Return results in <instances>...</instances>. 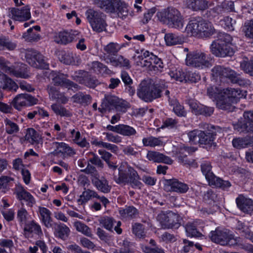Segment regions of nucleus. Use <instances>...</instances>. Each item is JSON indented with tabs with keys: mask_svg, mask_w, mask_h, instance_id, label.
Returning <instances> with one entry per match:
<instances>
[{
	"mask_svg": "<svg viewBox=\"0 0 253 253\" xmlns=\"http://www.w3.org/2000/svg\"><path fill=\"white\" fill-rule=\"evenodd\" d=\"M74 226L76 229L84 235L91 237L92 235L91 229L84 223L77 221L74 222Z\"/></svg>",
	"mask_w": 253,
	"mask_h": 253,
	"instance_id": "8fccbe9b",
	"label": "nucleus"
},
{
	"mask_svg": "<svg viewBox=\"0 0 253 253\" xmlns=\"http://www.w3.org/2000/svg\"><path fill=\"white\" fill-rule=\"evenodd\" d=\"M85 15L94 31L99 33L105 30L107 24L102 13L90 8L86 11Z\"/></svg>",
	"mask_w": 253,
	"mask_h": 253,
	"instance_id": "9b49d317",
	"label": "nucleus"
},
{
	"mask_svg": "<svg viewBox=\"0 0 253 253\" xmlns=\"http://www.w3.org/2000/svg\"><path fill=\"white\" fill-rule=\"evenodd\" d=\"M81 84H84L90 88H94L98 84V81L91 77L87 73Z\"/></svg>",
	"mask_w": 253,
	"mask_h": 253,
	"instance_id": "680f3d73",
	"label": "nucleus"
},
{
	"mask_svg": "<svg viewBox=\"0 0 253 253\" xmlns=\"http://www.w3.org/2000/svg\"><path fill=\"white\" fill-rule=\"evenodd\" d=\"M147 159L154 163H165L170 165L173 161L169 157L155 151H148L146 155Z\"/></svg>",
	"mask_w": 253,
	"mask_h": 253,
	"instance_id": "412c9836",
	"label": "nucleus"
},
{
	"mask_svg": "<svg viewBox=\"0 0 253 253\" xmlns=\"http://www.w3.org/2000/svg\"><path fill=\"white\" fill-rule=\"evenodd\" d=\"M91 68L96 73H101L106 70L107 67L99 61H93L91 64Z\"/></svg>",
	"mask_w": 253,
	"mask_h": 253,
	"instance_id": "338daca9",
	"label": "nucleus"
},
{
	"mask_svg": "<svg viewBox=\"0 0 253 253\" xmlns=\"http://www.w3.org/2000/svg\"><path fill=\"white\" fill-rule=\"evenodd\" d=\"M118 97L115 96L108 95L105 96L101 104V108H99V110L103 112L106 110L110 111L115 108L118 100Z\"/></svg>",
	"mask_w": 253,
	"mask_h": 253,
	"instance_id": "c85d7f7f",
	"label": "nucleus"
},
{
	"mask_svg": "<svg viewBox=\"0 0 253 253\" xmlns=\"http://www.w3.org/2000/svg\"><path fill=\"white\" fill-rule=\"evenodd\" d=\"M8 16L17 21L24 22L31 18L30 8L28 5L22 8H9Z\"/></svg>",
	"mask_w": 253,
	"mask_h": 253,
	"instance_id": "dca6fc26",
	"label": "nucleus"
},
{
	"mask_svg": "<svg viewBox=\"0 0 253 253\" xmlns=\"http://www.w3.org/2000/svg\"><path fill=\"white\" fill-rule=\"evenodd\" d=\"M79 34L77 31H61L54 33L53 39L54 42L60 44L66 45L73 42L77 36Z\"/></svg>",
	"mask_w": 253,
	"mask_h": 253,
	"instance_id": "f3484780",
	"label": "nucleus"
},
{
	"mask_svg": "<svg viewBox=\"0 0 253 253\" xmlns=\"http://www.w3.org/2000/svg\"><path fill=\"white\" fill-rule=\"evenodd\" d=\"M92 183L98 191L103 193H108L110 192L111 186L109 184L107 179L104 177L97 176L91 178Z\"/></svg>",
	"mask_w": 253,
	"mask_h": 253,
	"instance_id": "aec40b11",
	"label": "nucleus"
},
{
	"mask_svg": "<svg viewBox=\"0 0 253 253\" xmlns=\"http://www.w3.org/2000/svg\"><path fill=\"white\" fill-rule=\"evenodd\" d=\"M240 67L245 73L253 76V57L244 56L240 61Z\"/></svg>",
	"mask_w": 253,
	"mask_h": 253,
	"instance_id": "37998d69",
	"label": "nucleus"
},
{
	"mask_svg": "<svg viewBox=\"0 0 253 253\" xmlns=\"http://www.w3.org/2000/svg\"><path fill=\"white\" fill-rule=\"evenodd\" d=\"M51 108L57 115L66 116L69 114L68 112L66 109L62 105L56 103L53 104L51 105Z\"/></svg>",
	"mask_w": 253,
	"mask_h": 253,
	"instance_id": "052dcab7",
	"label": "nucleus"
},
{
	"mask_svg": "<svg viewBox=\"0 0 253 253\" xmlns=\"http://www.w3.org/2000/svg\"><path fill=\"white\" fill-rule=\"evenodd\" d=\"M125 46L124 44H120L117 42H111L107 45H104L103 50L104 54L107 56L105 59L111 57V56H114L121 50L122 48Z\"/></svg>",
	"mask_w": 253,
	"mask_h": 253,
	"instance_id": "c756f323",
	"label": "nucleus"
},
{
	"mask_svg": "<svg viewBox=\"0 0 253 253\" xmlns=\"http://www.w3.org/2000/svg\"><path fill=\"white\" fill-rule=\"evenodd\" d=\"M70 133L71 137L75 143L81 147H88L89 146V143L87 142L85 138L80 139L81 133L80 131H76L75 129H73L70 130Z\"/></svg>",
	"mask_w": 253,
	"mask_h": 253,
	"instance_id": "c03bdc74",
	"label": "nucleus"
},
{
	"mask_svg": "<svg viewBox=\"0 0 253 253\" xmlns=\"http://www.w3.org/2000/svg\"><path fill=\"white\" fill-rule=\"evenodd\" d=\"M67 75L57 71H52L49 74V78L52 80L55 85L66 87V83L68 80Z\"/></svg>",
	"mask_w": 253,
	"mask_h": 253,
	"instance_id": "e433bc0d",
	"label": "nucleus"
},
{
	"mask_svg": "<svg viewBox=\"0 0 253 253\" xmlns=\"http://www.w3.org/2000/svg\"><path fill=\"white\" fill-rule=\"evenodd\" d=\"M25 57L29 65L34 68L43 69L48 68V64L44 56L35 50H27Z\"/></svg>",
	"mask_w": 253,
	"mask_h": 253,
	"instance_id": "4468645a",
	"label": "nucleus"
},
{
	"mask_svg": "<svg viewBox=\"0 0 253 253\" xmlns=\"http://www.w3.org/2000/svg\"><path fill=\"white\" fill-rule=\"evenodd\" d=\"M54 145L56 147V149L55 151L57 154L61 153L70 156H73L76 154L75 150L64 142H55L54 143Z\"/></svg>",
	"mask_w": 253,
	"mask_h": 253,
	"instance_id": "f704fd0d",
	"label": "nucleus"
},
{
	"mask_svg": "<svg viewBox=\"0 0 253 253\" xmlns=\"http://www.w3.org/2000/svg\"><path fill=\"white\" fill-rule=\"evenodd\" d=\"M142 143L144 146L155 147L162 146L163 141L159 138L152 136L143 138Z\"/></svg>",
	"mask_w": 253,
	"mask_h": 253,
	"instance_id": "49530a36",
	"label": "nucleus"
},
{
	"mask_svg": "<svg viewBox=\"0 0 253 253\" xmlns=\"http://www.w3.org/2000/svg\"><path fill=\"white\" fill-rule=\"evenodd\" d=\"M186 64L198 69H204L211 66V63L206 54L199 51L190 52L187 54Z\"/></svg>",
	"mask_w": 253,
	"mask_h": 253,
	"instance_id": "f8f14e48",
	"label": "nucleus"
},
{
	"mask_svg": "<svg viewBox=\"0 0 253 253\" xmlns=\"http://www.w3.org/2000/svg\"><path fill=\"white\" fill-rule=\"evenodd\" d=\"M222 90V89L216 86H210L207 88V94L211 98L215 99L217 102Z\"/></svg>",
	"mask_w": 253,
	"mask_h": 253,
	"instance_id": "13d9d810",
	"label": "nucleus"
},
{
	"mask_svg": "<svg viewBox=\"0 0 253 253\" xmlns=\"http://www.w3.org/2000/svg\"><path fill=\"white\" fill-rule=\"evenodd\" d=\"M5 126V132L9 134H15L19 131L18 125L8 119L4 120Z\"/></svg>",
	"mask_w": 253,
	"mask_h": 253,
	"instance_id": "de8ad7c7",
	"label": "nucleus"
},
{
	"mask_svg": "<svg viewBox=\"0 0 253 253\" xmlns=\"http://www.w3.org/2000/svg\"><path fill=\"white\" fill-rule=\"evenodd\" d=\"M38 100L35 97L27 93L18 94L13 99V107L17 110H21L24 107L33 106L37 104Z\"/></svg>",
	"mask_w": 253,
	"mask_h": 253,
	"instance_id": "2eb2a0df",
	"label": "nucleus"
},
{
	"mask_svg": "<svg viewBox=\"0 0 253 253\" xmlns=\"http://www.w3.org/2000/svg\"><path fill=\"white\" fill-rule=\"evenodd\" d=\"M243 31L247 38L253 39V19L245 23Z\"/></svg>",
	"mask_w": 253,
	"mask_h": 253,
	"instance_id": "e2e57ef3",
	"label": "nucleus"
},
{
	"mask_svg": "<svg viewBox=\"0 0 253 253\" xmlns=\"http://www.w3.org/2000/svg\"><path fill=\"white\" fill-rule=\"evenodd\" d=\"M59 59L61 62L67 65L75 63L74 54L72 52H61L59 55Z\"/></svg>",
	"mask_w": 253,
	"mask_h": 253,
	"instance_id": "603ef678",
	"label": "nucleus"
},
{
	"mask_svg": "<svg viewBox=\"0 0 253 253\" xmlns=\"http://www.w3.org/2000/svg\"><path fill=\"white\" fill-rule=\"evenodd\" d=\"M137 132L133 127L124 124H120L119 134L127 137H131L135 135Z\"/></svg>",
	"mask_w": 253,
	"mask_h": 253,
	"instance_id": "a18cd8bd",
	"label": "nucleus"
},
{
	"mask_svg": "<svg viewBox=\"0 0 253 253\" xmlns=\"http://www.w3.org/2000/svg\"><path fill=\"white\" fill-rule=\"evenodd\" d=\"M102 227L109 231H112L116 221L111 217L104 216L99 220Z\"/></svg>",
	"mask_w": 253,
	"mask_h": 253,
	"instance_id": "864d4df0",
	"label": "nucleus"
},
{
	"mask_svg": "<svg viewBox=\"0 0 253 253\" xmlns=\"http://www.w3.org/2000/svg\"><path fill=\"white\" fill-rule=\"evenodd\" d=\"M24 231L34 234L39 237L43 236L42 231L40 225L34 220L29 221L25 225Z\"/></svg>",
	"mask_w": 253,
	"mask_h": 253,
	"instance_id": "58836bf2",
	"label": "nucleus"
},
{
	"mask_svg": "<svg viewBox=\"0 0 253 253\" xmlns=\"http://www.w3.org/2000/svg\"><path fill=\"white\" fill-rule=\"evenodd\" d=\"M232 38L226 33H221L218 39L213 41L210 46L211 52L218 57L231 56L234 50L231 47Z\"/></svg>",
	"mask_w": 253,
	"mask_h": 253,
	"instance_id": "7ed1b4c3",
	"label": "nucleus"
},
{
	"mask_svg": "<svg viewBox=\"0 0 253 253\" xmlns=\"http://www.w3.org/2000/svg\"><path fill=\"white\" fill-rule=\"evenodd\" d=\"M107 63H110L115 67H120L129 69L131 67L129 60L122 55L111 57L105 59Z\"/></svg>",
	"mask_w": 253,
	"mask_h": 253,
	"instance_id": "393cba45",
	"label": "nucleus"
},
{
	"mask_svg": "<svg viewBox=\"0 0 253 253\" xmlns=\"http://www.w3.org/2000/svg\"><path fill=\"white\" fill-rule=\"evenodd\" d=\"M46 246L47 245L43 241L37 240L33 246H31L29 247L28 251L30 253H40L39 249L41 251L42 247L44 249Z\"/></svg>",
	"mask_w": 253,
	"mask_h": 253,
	"instance_id": "bf43d9fd",
	"label": "nucleus"
},
{
	"mask_svg": "<svg viewBox=\"0 0 253 253\" xmlns=\"http://www.w3.org/2000/svg\"><path fill=\"white\" fill-rule=\"evenodd\" d=\"M212 167L209 161H204L201 165V169L207 180L211 186L226 189L231 186L229 181L223 180L216 176L211 171Z\"/></svg>",
	"mask_w": 253,
	"mask_h": 253,
	"instance_id": "1a4fd4ad",
	"label": "nucleus"
},
{
	"mask_svg": "<svg viewBox=\"0 0 253 253\" xmlns=\"http://www.w3.org/2000/svg\"><path fill=\"white\" fill-rule=\"evenodd\" d=\"M162 227L165 228H178L180 225L181 218L177 213L169 211L167 213L162 212L157 217Z\"/></svg>",
	"mask_w": 253,
	"mask_h": 253,
	"instance_id": "ddd939ff",
	"label": "nucleus"
},
{
	"mask_svg": "<svg viewBox=\"0 0 253 253\" xmlns=\"http://www.w3.org/2000/svg\"><path fill=\"white\" fill-rule=\"evenodd\" d=\"M72 98L74 102L81 104H87L91 101V96L89 95L84 94L82 92L75 94Z\"/></svg>",
	"mask_w": 253,
	"mask_h": 253,
	"instance_id": "5fc2aeb1",
	"label": "nucleus"
},
{
	"mask_svg": "<svg viewBox=\"0 0 253 253\" xmlns=\"http://www.w3.org/2000/svg\"><path fill=\"white\" fill-rule=\"evenodd\" d=\"M8 71L11 75L16 77L25 79L29 77L27 69L26 67V65L23 64H21L20 65H17L16 67H8Z\"/></svg>",
	"mask_w": 253,
	"mask_h": 253,
	"instance_id": "473e14b6",
	"label": "nucleus"
},
{
	"mask_svg": "<svg viewBox=\"0 0 253 253\" xmlns=\"http://www.w3.org/2000/svg\"><path fill=\"white\" fill-rule=\"evenodd\" d=\"M186 5L193 11H204L209 7L211 3L206 0H188Z\"/></svg>",
	"mask_w": 253,
	"mask_h": 253,
	"instance_id": "cd10ccee",
	"label": "nucleus"
},
{
	"mask_svg": "<svg viewBox=\"0 0 253 253\" xmlns=\"http://www.w3.org/2000/svg\"><path fill=\"white\" fill-rule=\"evenodd\" d=\"M202 221L200 220H196L192 222H188L185 226L187 235L189 237H200L202 235L198 231L202 227L201 226Z\"/></svg>",
	"mask_w": 253,
	"mask_h": 253,
	"instance_id": "a878e982",
	"label": "nucleus"
},
{
	"mask_svg": "<svg viewBox=\"0 0 253 253\" xmlns=\"http://www.w3.org/2000/svg\"><path fill=\"white\" fill-rule=\"evenodd\" d=\"M0 79L1 80L0 87L3 89L12 90L16 91L18 88V85L12 79L1 73V72H0Z\"/></svg>",
	"mask_w": 253,
	"mask_h": 253,
	"instance_id": "72a5a7b5",
	"label": "nucleus"
},
{
	"mask_svg": "<svg viewBox=\"0 0 253 253\" xmlns=\"http://www.w3.org/2000/svg\"><path fill=\"white\" fill-rule=\"evenodd\" d=\"M184 32L190 37L199 39L210 38L215 32L211 23L198 17L190 20L184 29Z\"/></svg>",
	"mask_w": 253,
	"mask_h": 253,
	"instance_id": "f03ea898",
	"label": "nucleus"
},
{
	"mask_svg": "<svg viewBox=\"0 0 253 253\" xmlns=\"http://www.w3.org/2000/svg\"><path fill=\"white\" fill-rule=\"evenodd\" d=\"M99 7L105 8L107 12L117 13L118 16L123 19L128 14V5L122 0H102Z\"/></svg>",
	"mask_w": 253,
	"mask_h": 253,
	"instance_id": "9d476101",
	"label": "nucleus"
},
{
	"mask_svg": "<svg viewBox=\"0 0 253 253\" xmlns=\"http://www.w3.org/2000/svg\"><path fill=\"white\" fill-rule=\"evenodd\" d=\"M237 207L243 212L252 214L253 213V201L243 196L240 195L236 199Z\"/></svg>",
	"mask_w": 253,
	"mask_h": 253,
	"instance_id": "5701e85b",
	"label": "nucleus"
},
{
	"mask_svg": "<svg viewBox=\"0 0 253 253\" xmlns=\"http://www.w3.org/2000/svg\"><path fill=\"white\" fill-rule=\"evenodd\" d=\"M232 144L237 149H242L249 146H253V136L233 139Z\"/></svg>",
	"mask_w": 253,
	"mask_h": 253,
	"instance_id": "4c0bfd02",
	"label": "nucleus"
},
{
	"mask_svg": "<svg viewBox=\"0 0 253 253\" xmlns=\"http://www.w3.org/2000/svg\"><path fill=\"white\" fill-rule=\"evenodd\" d=\"M118 175L113 174V180L118 184H127L133 188L140 189L142 183L137 171L127 162L119 164Z\"/></svg>",
	"mask_w": 253,
	"mask_h": 253,
	"instance_id": "f257e3e1",
	"label": "nucleus"
},
{
	"mask_svg": "<svg viewBox=\"0 0 253 253\" xmlns=\"http://www.w3.org/2000/svg\"><path fill=\"white\" fill-rule=\"evenodd\" d=\"M211 76L212 79L216 82H222L225 79H228L232 83L238 84L240 85L246 83V81L240 77V74L230 68L223 66H215L211 69Z\"/></svg>",
	"mask_w": 253,
	"mask_h": 253,
	"instance_id": "0eeeda50",
	"label": "nucleus"
},
{
	"mask_svg": "<svg viewBox=\"0 0 253 253\" xmlns=\"http://www.w3.org/2000/svg\"><path fill=\"white\" fill-rule=\"evenodd\" d=\"M16 198L19 201H24L27 206L32 207L36 203L34 197L27 191L21 185H16L14 191Z\"/></svg>",
	"mask_w": 253,
	"mask_h": 253,
	"instance_id": "6ab92c4d",
	"label": "nucleus"
},
{
	"mask_svg": "<svg viewBox=\"0 0 253 253\" xmlns=\"http://www.w3.org/2000/svg\"><path fill=\"white\" fill-rule=\"evenodd\" d=\"M142 54L141 55L142 60L140 62L142 67H153V62L155 60H158V57L155 55L153 53L148 50H141Z\"/></svg>",
	"mask_w": 253,
	"mask_h": 253,
	"instance_id": "7c9ffc66",
	"label": "nucleus"
},
{
	"mask_svg": "<svg viewBox=\"0 0 253 253\" xmlns=\"http://www.w3.org/2000/svg\"><path fill=\"white\" fill-rule=\"evenodd\" d=\"M167 184L170 187L169 191L175 192L179 193H185L189 189V186L187 184L179 181L176 179L168 180Z\"/></svg>",
	"mask_w": 253,
	"mask_h": 253,
	"instance_id": "bb28decb",
	"label": "nucleus"
},
{
	"mask_svg": "<svg viewBox=\"0 0 253 253\" xmlns=\"http://www.w3.org/2000/svg\"><path fill=\"white\" fill-rule=\"evenodd\" d=\"M41 223L47 228H53L54 223L51 217V212L47 208L39 207L38 209Z\"/></svg>",
	"mask_w": 253,
	"mask_h": 253,
	"instance_id": "4be33fe9",
	"label": "nucleus"
},
{
	"mask_svg": "<svg viewBox=\"0 0 253 253\" xmlns=\"http://www.w3.org/2000/svg\"><path fill=\"white\" fill-rule=\"evenodd\" d=\"M240 89L234 88H226L222 89L217 100L216 106L222 110H229L233 104L236 103L243 97Z\"/></svg>",
	"mask_w": 253,
	"mask_h": 253,
	"instance_id": "423d86ee",
	"label": "nucleus"
},
{
	"mask_svg": "<svg viewBox=\"0 0 253 253\" xmlns=\"http://www.w3.org/2000/svg\"><path fill=\"white\" fill-rule=\"evenodd\" d=\"M52 228L54 229V234L62 240H66L70 232V229L63 223H54Z\"/></svg>",
	"mask_w": 253,
	"mask_h": 253,
	"instance_id": "2f4dec72",
	"label": "nucleus"
},
{
	"mask_svg": "<svg viewBox=\"0 0 253 253\" xmlns=\"http://www.w3.org/2000/svg\"><path fill=\"white\" fill-rule=\"evenodd\" d=\"M88 72L84 70L74 72L71 76L72 79L81 84Z\"/></svg>",
	"mask_w": 253,
	"mask_h": 253,
	"instance_id": "0e129e2a",
	"label": "nucleus"
},
{
	"mask_svg": "<svg viewBox=\"0 0 253 253\" xmlns=\"http://www.w3.org/2000/svg\"><path fill=\"white\" fill-rule=\"evenodd\" d=\"M29 217V215L24 208H21L17 211V218L20 224L25 225L27 223Z\"/></svg>",
	"mask_w": 253,
	"mask_h": 253,
	"instance_id": "6e6d98bb",
	"label": "nucleus"
},
{
	"mask_svg": "<svg viewBox=\"0 0 253 253\" xmlns=\"http://www.w3.org/2000/svg\"><path fill=\"white\" fill-rule=\"evenodd\" d=\"M169 105L172 107L173 112L177 116L182 117L186 116L187 112L184 107L178 102L174 96L172 98H169Z\"/></svg>",
	"mask_w": 253,
	"mask_h": 253,
	"instance_id": "ea45409f",
	"label": "nucleus"
},
{
	"mask_svg": "<svg viewBox=\"0 0 253 253\" xmlns=\"http://www.w3.org/2000/svg\"><path fill=\"white\" fill-rule=\"evenodd\" d=\"M236 21L235 19L229 16L224 17L220 21L221 25L225 29L229 31H233Z\"/></svg>",
	"mask_w": 253,
	"mask_h": 253,
	"instance_id": "3c124183",
	"label": "nucleus"
},
{
	"mask_svg": "<svg viewBox=\"0 0 253 253\" xmlns=\"http://www.w3.org/2000/svg\"><path fill=\"white\" fill-rule=\"evenodd\" d=\"M162 90L158 84H152L150 81L143 80L137 89L138 97L146 102H151L161 96Z\"/></svg>",
	"mask_w": 253,
	"mask_h": 253,
	"instance_id": "20e7f679",
	"label": "nucleus"
},
{
	"mask_svg": "<svg viewBox=\"0 0 253 253\" xmlns=\"http://www.w3.org/2000/svg\"><path fill=\"white\" fill-rule=\"evenodd\" d=\"M92 198H96L100 200L103 205L106 208L108 204L109 203L108 199L104 196H99L97 192L90 189H87L83 192L80 195L78 202L81 205L86 203Z\"/></svg>",
	"mask_w": 253,
	"mask_h": 253,
	"instance_id": "a211bd4d",
	"label": "nucleus"
},
{
	"mask_svg": "<svg viewBox=\"0 0 253 253\" xmlns=\"http://www.w3.org/2000/svg\"><path fill=\"white\" fill-rule=\"evenodd\" d=\"M166 43L168 46L181 44L184 42L183 35H178L173 33H168L165 35Z\"/></svg>",
	"mask_w": 253,
	"mask_h": 253,
	"instance_id": "c9c22d12",
	"label": "nucleus"
},
{
	"mask_svg": "<svg viewBox=\"0 0 253 253\" xmlns=\"http://www.w3.org/2000/svg\"><path fill=\"white\" fill-rule=\"evenodd\" d=\"M210 237L213 242L222 246H234L240 242V238H234L228 230L219 228L211 231Z\"/></svg>",
	"mask_w": 253,
	"mask_h": 253,
	"instance_id": "6e6552de",
	"label": "nucleus"
},
{
	"mask_svg": "<svg viewBox=\"0 0 253 253\" xmlns=\"http://www.w3.org/2000/svg\"><path fill=\"white\" fill-rule=\"evenodd\" d=\"M149 244V245H141L143 252L144 253H165L164 250L158 246L155 240L151 239Z\"/></svg>",
	"mask_w": 253,
	"mask_h": 253,
	"instance_id": "a19ab883",
	"label": "nucleus"
},
{
	"mask_svg": "<svg viewBox=\"0 0 253 253\" xmlns=\"http://www.w3.org/2000/svg\"><path fill=\"white\" fill-rule=\"evenodd\" d=\"M25 139L29 143L34 144L39 143L42 141V137L35 129L29 128L27 129Z\"/></svg>",
	"mask_w": 253,
	"mask_h": 253,
	"instance_id": "79ce46f5",
	"label": "nucleus"
},
{
	"mask_svg": "<svg viewBox=\"0 0 253 253\" xmlns=\"http://www.w3.org/2000/svg\"><path fill=\"white\" fill-rule=\"evenodd\" d=\"M160 20L171 28L181 31L184 26V19L181 13L173 7H168L158 15Z\"/></svg>",
	"mask_w": 253,
	"mask_h": 253,
	"instance_id": "39448f33",
	"label": "nucleus"
},
{
	"mask_svg": "<svg viewBox=\"0 0 253 253\" xmlns=\"http://www.w3.org/2000/svg\"><path fill=\"white\" fill-rule=\"evenodd\" d=\"M119 213L123 218H133L138 214L137 210L133 206L127 207L125 209H121Z\"/></svg>",
	"mask_w": 253,
	"mask_h": 253,
	"instance_id": "09e8293b",
	"label": "nucleus"
},
{
	"mask_svg": "<svg viewBox=\"0 0 253 253\" xmlns=\"http://www.w3.org/2000/svg\"><path fill=\"white\" fill-rule=\"evenodd\" d=\"M177 124L178 121L176 119L167 118L164 121L163 124L161 127L162 128H173L177 126Z\"/></svg>",
	"mask_w": 253,
	"mask_h": 253,
	"instance_id": "774afa93",
	"label": "nucleus"
},
{
	"mask_svg": "<svg viewBox=\"0 0 253 253\" xmlns=\"http://www.w3.org/2000/svg\"><path fill=\"white\" fill-rule=\"evenodd\" d=\"M200 134L199 143L209 145L213 147L215 146V143L214 142V140L216 136V132L214 130L209 129L206 131L201 130Z\"/></svg>",
	"mask_w": 253,
	"mask_h": 253,
	"instance_id": "b1692460",
	"label": "nucleus"
},
{
	"mask_svg": "<svg viewBox=\"0 0 253 253\" xmlns=\"http://www.w3.org/2000/svg\"><path fill=\"white\" fill-rule=\"evenodd\" d=\"M129 108V103L124 100L118 98L115 109L119 112L125 113Z\"/></svg>",
	"mask_w": 253,
	"mask_h": 253,
	"instance_id": "69168bd1",
	"label": "nucleus"
},
{
	"mask_svg": "<svg viewBox=\"0 0 253 253\" xmlns=\"http://www.w3.org/2000/svg\"><path fill=\"white\" fill-rule=\"evenodd\" d=\"M132 232L138 238H144L146 233L143 225L140 223H135L132 225Z\"/></svg>",
	"mask_w": 253,
	"mask_h": 253,
	"instance_id": "4d7b16f0",
	"label": "nucleus"
}]
</instances>
